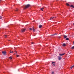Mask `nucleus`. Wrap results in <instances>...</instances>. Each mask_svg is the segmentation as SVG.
Here are the masks:
<instances>
[{
	"instance_id": "obj_8",
	"label": "nucleus",
	"mask_w": 74,
	"mask_h": 74,
	"mask_svg": "<svg viewBox=\"0 0 74 74\" xmlns=\"http://www.w3.org/2000/svg\"><path fill=\"white\" fill-rule=\"evenodd\" d=\"M64 38H67V36L66 35H64Z\"/></svg>"
},
{
	"instance_id": "obj_26",
	"label": "nucleus",
	"mask_w": 74,
	"mask_h": 74,
	"mask_svg": "<svg viewBox=\"0 0 74 74\" xmlns=\"http://www.w3.org/2000/svg\"><path fill=\"white\" fill-rule=\"evenodd\" d=\"M52 64H53V63H55V62H52Z\"/></svg>"
},
{
	"instance_id": "obj_24",
	"label": "nucleus",
	"mask_w": 74,
	"mask_h": 74,
	"mask_svg": "<svg viewBox=\"0 0 74 74\" xmlns=\"http://www.w3.org/2000/svg\"><path fill=\"white\" fill-rule=\"evenodd\" d=\"M10 53H13V51H10Z\"/></svg>"
},
{
	"instance_id": "obj_15",
	"label": "nucleus",
	"mask_w": 74,
	"mask_h": 74,
	"mask_svg": "<svg viewBox=\"0 0 74 74\" xmlns=\"http://www.w3.org/2000/svg\"><path fill=\"white\" fill-rule=\"evenodd\" d=\"M43 9H44V8H40L41 10H42V11H43Z\"/></svg>"
},
{
	"instance_id": "obj_4",
	"label": "nucleus",
	"mask_w": 74,
	"mask_h": 74,
	"mask_svg": "<svg viewBox=\"0 0 74 74\" xmlns=\"http://www.w3.org/2000/svg\"><path fill=\"white\" fill-rule=\"evenodd\" d=\"M65 54V53H64L63 54H59V55L60 56H63V55H64Z\"/></svg>"
},
{
	"instance_id": "obj_19",
	"label": "nucleus",
	"mask_w": 74,
	"mask_h": 74,
	"mask_svg": "<svg viewBox=\"0 0 74 74\" xmlns=\"http://www.w3.org/2000/svg\"><path fill=\"white\" fill-rule=\"evenodd\" d=\"M51 74H54V72L53 71L52 72Z\"/></svg>"
},
{
	"instance_id": "obj_1",
	"label": "nucleus",
	"mask_w": 74,
	"mask_h": 74,
	"mask_svg": "<svg viewBox=\"0 0 74 74\" xmlns=\"http://www.w3.org/2000/svg\"><path fill=\"white\" fill-rule=\"evenodd\" d=\"M30 4H27V5H24L23 6V8H24V10H25V9H26V8H29V7L30 6Z\"/></svg>"
},
{
	"instance_id": "obj_34",
	"label": "nucleus",
	"mask_w": 74,
	"mask_h": 74,
	"mask_svg": "<svg viewBox=\"0 0 74 74\" xmlns=\"http://www.w3.org/2000/svg\"><path fill=\"white\" fill-rule=\"evenodd\" d=\"M14 55H15V53H14Z\"/></svg>"
},
{
	"instance_id": "obj_5",
	"label": "nucleus",
	"mask_w": 74,
	"mask_h": 74,
	"mask_svg": "<svg viewBox=\"0 0 74 74\" xmlns=\"http://www.w3.org/2000/svg\"><path fill=\"white\" fill-rule=\"evenodd\" d=\"M58 59L59 60H61V59H62V57H58Z\"/></svg>"
},
{
	"instance_id": "obj_29",
	"label": "nucleus",
	"mask_w": 74,
	"mask_h": 74,
	"mask_svg": "<svg viewBox=\"0 0 74 74\" xmlns=\"http://www.w3.org/2000/svg\"><path fill=\"white\" fill-rule=\"evenodd\" d=\"M53 66H55V64H53Z\"/></svg>"
},
{
	"instance_id": "obj_17",
	"label": "nucleus",
	"mask_w": 74,
	"mask_h": 74,
	"mask_svg": "<svg viewBox=\"0 0 74 74\" xmlns=\"http://www.w3.org/2000/svg\"><path fill=\"white\" fill-rule=\"evenodd\" d=\"M66 40H69V38H66Z\"/></svg>"
},
{
	"instance_id": "obj_9",
	"label": "nucleus",
	"mask_w": 74,
	"mask_h": 74,
	"mask_svg": "<svg viewBox=\"0 0 74 74\" xmlns=\"http://www.w3.org/2000/svg\"><path fill=\"white\" fill-rule=\"evenodd\" d=\"M9 58L10 59V60L12 59V57L11 56H10L9 57Z\"/></svg>"
},
{
	"instance_id": "obj_10",
	"label": "nucleus",
	"mask_w": 74,
	"mask_h": 74,
	"mask_svg": "<svg viewBox=\"0 0 74 74\" xmlns=\"http://www.w3.org/2000/svg\"><path fill=\"white\" fill-rule=\"evenodd\" d=\"M62 45L63 47H65L66 46V44H65V43L63 44Z\"/></svg>"
},
{
	"instance_id": "obj_18",
	"label": "nucleus",
	"mask_w": 74,
	"mask_h": 74,
	"mask_svg": "<svg viewBox=\"0 0 74 74\" xmlns=\"http://www.w3.org/2000/svg\"><path fill=\"white\" fill-rule=\"evenodd\" d=\"M33 32H35V29H34V28H33Z\"/></svg>"
},
{
	"instance_id": "obj_35",
	"label": "nucleus",
	"mask_w": 74,
	"mask_h": 74,
	"mask_svg": "<svg viewBox=\"0 0 74 74\" xmlns=\"http://www.w3.org/2000/svg\"><path fill=\"white\" fill-rule=\"evenodd\" d=\"M1 0H0V1H1Z\"/></svg>"
},
{
	"instance_id": "obj_7",
	"label": "nucleus",
	"mask_w": 74,
	"mask_h": 74,
	"mask_svg": "<svg viewBox=\"0 0 74 74\" xmlns=\"http://www.w3.org/2000/svg\"><path fill=\"white\" fill-rule=\"evenodd\" d=\"M42 27V25H39V28H41Z\"/></svg>"
},
{
	"instance_id": "obj_23",
	"label": "nucleus",
	"mask_w": 74,
	"mask_h": 74,
	"mask_svg": "<svg viewBox=\"0 0 74 74\" xmlns=\"http://www.w3.org/2000/svg\"><path fill=\"white\" fill-rule=\"evenodd\" d=\"M19 55H16V56L17 57H19Z\"/></svg>"
},
{
	"instance_id": "obj_16",
	"label": "nucleus",
	"mask_w": 74,
	"mask_h": 74,
	"mask_svg": "<svg viewBox=\"0 0 74 74\" xmlns=\"http://www.w3.org/2000/svg\"><path fill=\"white\" fill-rule=\"evenodd\" d=\"M74 46L72 47L71 48V49H74Z\"/></svg>"
},
{
	"instance_id": "obj_30",
	"label": "nucleus",
	"mask_w": 74,
	"mask_h": 74,
	"mask_svg": "<svg viewBox=\"0 0 74 74\" xmlns=\"http://www.w3.org/2000/svg\"><path fill=\"white\" fill-rule=\"evenodd\" d=\"M73 25H74V23H73Z\"/></svg>"
},
{
	"instance_id": "obj_11",
	"label": "nucleus",
	"mask_w": 74,
	"mask_h": 74,
	"mask_svg": "<svg viewBox=\"0 0 74 74\" xmlns=\"http://www.w3.org/2000/svg\"><path fill=\"white\" fill-rule=\"evenodd\" d=\"M71 7H72V8H74V5H71Z\"/></svg>"
},
{
	"instance_id": "obj_14",
	"label": "nucleus",
	"mask_w": 74,
	"mask_h": 74,
	"mask_svg": "<svg viewBox=\"0 0 74 74\" xmlns=\"http://www.w3.org/2000/svg\"><path fill=\"white\" fill-rule=\"evenodd\" d=\"M57 34H55L53 35H52L51 36H55V35H57Z\"/></svg>"
},
{
	"instance_id": "obj_32",
	"label": "nucleus",
	"mask_w": 74,
	"mask_h": 74,
	"mask_svg": "<svg viewBox=\"0 0 74 74\" xmlns=\"http://www.w3.org/2000/svg\"><path fill=\"white\" fill-rule=\"evenodd\" d=\"M55 18H56V17H55Z\"/></svg>"
},
{
	"instance_id": "obj_25",
	"label": "nucleus",
	"mask_w": 74,
	"mask_h": 74,
	"mask_svg": "<svg viewBox=\"0 0 74 74\" xmlns=\"http://www.w3.org/2000/svg\"><path fill=\"white\" fill-rule=\"evenodd\" d=\"M29 30H32V28H29Z\"/></svg>"
},
{
	"instance_id": "obj_12",
	"label": "nucleus",
	"mask_w": 74,
	"mask_h": 74,
	"mask_svg": "<svg viewBox=\"0 0 74 74\" xmlns=\"http://www.w3.org/2000/svg\"><path fill=\"white\" fill-rule=\"evenodd\" d=\"M5 38H7V37H8V36L7 35H5Z\"/></svg>"
},
{
	"instance_id": "obj_6",
	"label": "nucleus",
	"mask_w": 74,
	"mask_h": 74,
	"mask_svg": "<svg viewBox=\"0 0 74 74\" xmlns=\"http://www.w3.org/2000/svg\"><path fill=\"white\" fill-rule=\"evenodd\" d=\"M54 17H51L50 18V20H52V19H53V18H54Z\"/></svg>"
},
{
	"instance_id": "obj_2",
	"label": "nucleus",
	"mask_w": 74,
	"mask_h": 74,
	"mask_svg": "<svg viewBox=\"0 0 74 74\" xmlns=\"http://www.w3.org/2000/svg\"><path fill=\"white\" fill-rule=\"evenodd\" d=\"M25 30H26V29H21V32L22 33H24V32H25Z\"/></svg>"
},
{
	"instance_id": "obj_31",
	"label": "nucleus",
	"mask_w": 74,
	"mask_h": 74,
	"mask_svg": "<svg viewBox=\"0 0 74 74\" xmlns=\"http://www.w3.org/2000/svg\"><path fill=\"white\" fill-rule=\"evenodd\" d=\"M73 44L74 45V41L73 42Z\"/></svg>"
},
{
	"instance_id": "obj_21",
	"label": "nucleus",
	"mask_w": 74,
	"mask_h": 74,
	"mask_svg": "<svg viewBox=\"0 0 74 74\" xmlns=\"http://www.w3.org/2000/svg\"><path fill=\"white\" fill-rule=\"evenodd\" d=\"M14 52H16V54L17 53V51H15Z\"/></svg>"
},
{
	"instance_id": "obj_3",
	"label": "nucleus",
	"mask_w": 74,
	"mask_h": 74,
	"mask_svg": "<svg viewBox=\"0 0 74 74\" xmlns=\"http://www.w3.org/2000/svg\"><path fill=\"white\" fill-rule=\"evenodd\" d=\"M2 53L3 54H4V55H6V51H2Z\"/></svg>"
},
{
	"instance_id": "obj_27",
	"label": "nucleus",
	"mask_w": 74,
	"mask_h": 74,
	"mask_svg": "<svg viewBox=\"0 0 74 74\" xmlns=\"http://www.w3.org/2000/svg\"><path fill=\"white\" fill-rule=\"evenodd\" d=\"M34 43H33V42H32V43H31V44H33Z\"/></svg>"
},
{
	"instance_id": "obj_20",
	"label": "nucleus",
	"mask_w": 74,
	"mask_h": 74,
	"mask_svg": "<svg viewBox=\"0 0 74 74\" xmlns=\"http://www.w3.org/2000/svg\"><path fill=\"white\" fill-rule=\"evenodd\" d=\"M18 11V9H16V11Z\"/></svg>"
},
{
	"instance_id": "obj_13",
	"label": "nucleus",
	"mask_w": 74,
	"mask_h": 74,
	"mask_svg": "<svg viewBox=\"0 0 74 74\" xmlns=\"http://www.w3.org/2000/svg\"><path fill=\"white\" fill-rule=\"evenodd\" d=\"M66 4L67 6H70V5H69L68 3H66Z\"/></svg>"
},
{
	"instance_id": "obj_28",
	"label": "nucleus",
	"mask_w": 74,
	"mask_h": 74,
	"mask_svg": "<svg viewBox=\"0 0 74 74\" xmlns=\"http://www.w3.org/2000/svg\"><path fill=\"white\" fill-rule=\"evenodd\" d=\"M58 38H60V36H59V37H58Z\"/></svg>"
},
{
	"instance_id": "obj_33",
	"label": "nucleus",
	"mask_w": 74,
	"mask_h": 74,
	"mask_svg": "<svg viewBox=\"0 0 74 74\" xmlns=\"http://www.w3.org/2000/svg\"><path fill=\"white\" fill-rule=\"evenodd\" d=\"M9 41H10V40H9Z\"/></svg>"
},
{
	"instance_id": "obj_22",
	"label": "nucleus",
	"mask_w": 74,
	"mask_h": 74,
	"mask_svg": "<svg viewBox=\"0 0 74 74\" xmlns=\"http://www.w3.org/2000/svg\"><path fill=\"white\" fill-rule=\"evenodd\" d=\"M2 18V17L1 16H0V19H1Z\"/></svg>"
}]
</instances>
